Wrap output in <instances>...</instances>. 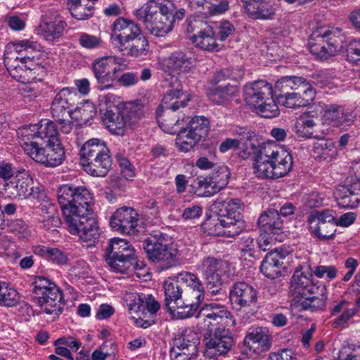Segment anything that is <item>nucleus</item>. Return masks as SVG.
I'll return each instance as SVG.
<instances>
[{
    "mask_svg": "<svg viewBox=\"0 0 360 360\" xmlns=\"http://www.w3.org/2000/svg\"><path fill=\"white\" fill-rule=\"evenodd\" d=\"M197 318L207 328L203 335L207 353L221 355L229 352L235 344L231 328L235 326L231 312L216 303L205 304Z\"/></svg>",
    "mask_w": 360,
    "mask_h": 360,
    "instance_id": "obj_1",
    "label": "nucleus"
},
{
    "mask_svg": "<svg viewBox=\"0 0 360 360\" xmlns=\"http://www.w3.org/2000/svg\"><path fill=\"white\" fill-rule=\"evenodd\" d=\"M186 15L184 8H177L172 0H148L135 12L146 30L155 37H164L170 32L175 21Z\"/></svg>",
    "mask_w": 360,
    "mask_h": 360,
    "instance_id": "obj_2",
    "label": "nucleus"
},
{
    "mask_svg": "<svg viewBox=\"0 0 360 360\" xmlns=\"http://www.w3.org/2000/svg\"><path fill=\"white\" fill-rule=\"evenodd\" d=\"M111 39L123 55L138 58L148 53V42L140 27L132 20L117 18L113 23Z\"/></svg>",
    "mask_w": 360,
    "mask_h": 360,
    "instance_id": "obj_3",
    "label": "nucleus"
},
{
    "mask_svg": "<svg viewBox=\"0 0 360 360\" xmlns=\"http://www.w3.org/2000/svg\"><path fill=\"white\" fill-rule=\"evenodd\" d=\"M58 200L65 220L94 213L92 194L85 186L63 185L58 190Z\"/></svg>",
    "mask_w": 360,
    "mask_h": 360,
    "instance_id": "obj_4",
    "label": "nucleus"
},
{
    "mask_svg": "<svg viewBox=\"0 0 360 360\" xmlns=\"http://www.w3.org/2000/svg\"><path fill=\"white\" fill-rule=\"evenodd\" d=\"M80 162L84 171L94 176H105L108 173L112 159L105 143L98 139L87 141L80 150Z\"/></svg>",
    "mask_w": 360,
    "mask_h": 360,
    "instance_id": "obj_5",
    "label": "nucleus"
},
{
    "mask_svg": "<svg viewBox=\"0 0 360 360\" xmlns=\"http://www.w3.org/2000/svg\"><path fill=\"white\" fill-rule=\"evenodd\" d=\"M143 116V105L133 102L121 103L106 110L102 120L106 129L114 135L123 136L127 127L134 128Z\"/></svg>",
    "mask_w": 360,
    "mask_h": 360,
    "instance_id": "obj_6",
    "label": "nucleus"
},
{
    "mask_svg": "<svg viewBox=\"0 0 360 360\" xmlns=\"http://www.w3.org/2000/svg\"><path fill=\"white\" fill-rule=\"evenodd\" d=\"M310 52L320 59H328L340 51L345 44V36L338 28L314 30L309 39Z\"/></svg>",
    "mask_w": 360,
    "mask_h": 360,
    "instance_id": "obj_7",
    "label": "nucleus"
},
{
    "mask_svg": "<svg viewBox=\"0 0 360 360\" xmlns=\"http://www.w3.org/2000/svg\"><path fill=\"white\" fill-rule=\"evenodd\" d=\"M33 301L48 314H60L65 302L62 291L44 276H36L32 283Z\"/></svg>",
    "mask_w": 360,
    "mask_h": 360,
    "instance_id": "obj_8",
    "label": "nucleus"
},
{
    "mask_svg": "<svg viewBox=\"0 0 360 360\" xmlns=\"http://www.w3.org/2000/svg\"><path fill=\"white\" fill-rule=\"evenodd\" d=\"M242 205L239 198L229 201L217 199L212 205L219 224L227 229L226 233L231 237L239 235L245 229V221L240 211Z\"/></svg>",
    "mask_w": 360,
    "mask_h": 360,
    "instance_id": "obj_9",
    "label": "nucleus"
},
{
    "mask_svg": "<svg viewBox=\"0 0 360 360\" xmlns=\"http://www.w3.org/2000/svg\"><path fill=\"white\" fill-rule=\"evenodd\" d=\"M22 147L31 158L46 167L58 166L65 160V149L60 141L49 145L44 141H25Z\"/></svg>",
    "mask_w": 360,
    "mask_h": 360,
    "instance_id": "obj_10",
    "label": "nucleus"
},
{
    "mask_svg": "<svg viewBox=\"0 0 360 360\" xmlns=\"http://www.w3.org/2000/svg\"><path fill=\"white\" fill-rule=\"evenodd\" d=\"M104 257L113 271L120 273H124L136 260L134 249L126 240L118 238L109 241Z\"/></svg>",
    "mask_w": 360,
    "mask_h": 360,
    "instance_id": "obj_11",
    "label": "nucleus"
},
{
    "mask_svg": "<svg viewBox=\"0 0 360 360\" xmlns=\"http://www.w3.org/2000/svg\"><path fill=\"white\" fill-rule=\"evenodd\" d=\"M143 248L150 261L162 263V269H167L177 264L176 250L169 247L162 233L151 235L145 238Z\"/></svg>",
    "mask_w": 360,
    "mask_h": 360,
    "instance_id": "obj_12",
    "label": "nucleus"
},
{
    "mask_svg": "<svg viewBox=\"0 0 360 360\" xmlns=\"http://www.w3.org/2000/svg\"><path fill=\"white\" fill-rule=\"evenodd\" d=\"M186 23V31L193 33L191 40L196 47L207 51H219L214 28L207 21L199 18H188Z\"/></svg>",
    "mask_w": 360,
    "mask_h": 360,
    "instance_id": "obj_13",
    "label": "nucleus"
},
{
    "mask_svg": "<svg viewBox=\"0 0 360 360\" xmlns=\"http://www.w3.org/2000/svg\"><path fill=\"white\" fill-rule=\"evenodd\" d=\"M65 221L68 231L72 235L78 236L82 241L89 243L90 245L98 241L101 231L94 213Z\"/></svg>",
    "mask_w": 360,
    "mask_h": 360,
    "instance_id": "obj_14",
    "label": "nucleus"
},
{
    "mask_svg": "<svg viewBox=\"0 0 360 360\" xmlns=\"http://www.w3.org/2000/svg\"><path fill=\"white\" fill-rule=\"evenodd\" d=\"M202 266L207 288L212 295L219 293L226 279V273L229 268L228 262L207 257L203 259Z\"/></svg>",
    "mask_w": 360,
    "mask_h": 360,
    "instance_id": "obj_15",
    "label": "nucleus"
},
{
    "mask_svg": "<svg viewBox=\"0 0 360 360\" xmlns=\"http://www.w3.org/2000/svg\"><path fill=\"white\" fill-rule=\"evenodd\" d=\"M91 68L98 85L97 88L101 91L114 86L113 82L117 78V74L120 70V66L115 65V59L111 56L94 60Z\"/></svg>",
    "mask_w": 360,
    "mask_h": 360,
    "instance_id": "obj_16",
    "label": "nucleus"
},
{
    "mask_svg": "<svg viewBox=\"0 0 360 360\" xmlns=\"http://www.w3.org/2000/svg\"><path fill=\"white\" fill-rule=\"evenodd\" d=\"M312 274H305L302 267L297 266L291 278L290 292L292 297L291 305L296 306L305 297L319 293L320 286L314 284L311 281Z\"/></svg>",
    "mask_w": 360,
    "mask_h": 360,
    "instance_id": "obj_17",
    "label": "nucleus"
},
{
    "mask_svg": "<svg viewBox=\"0 0 360 360\" xmlns=\"http://www.w3.org/2000/svg\"><path fill=\"white\" fill-rule=\"evenodd\" d=\"M139 214L131 207H122L117 209L110 217V224L112 229L127 235H136Z\"/></svg>",
    "mask_w": 360,
    "mask_h": 360,
    "instance_id": "obj_18",
    "label": "nucleus"
},
{
    "mask_svg": "<svg viewBox=\"0 0 360 360\" xmlns=\"http://www.w3.org/2000/svg\"><path fill=\"white\" fill-rule=\"evenodd\" d=\"M229 300L233 308L239 311L255 306L257 302V293L256 290L247 283L238 282L230 290Z\"/></svg>",
    "mask_w": 360,
    "mask_h": 360,
    "instance_id": "obj_19",
    "label": "nucleus"
},
{
    "mask_svg": "<svg viewBox=\"0 0 360 360\" xmlns=\"http://www.w3.org/2000/svg\"><path fill=\"white\" fill-rule=\"evenodd\" d=\"M271 95H273L271 85L264 80L246 84L244 88L245 101L254 110Z\"/></svg>",
    "mask_w": 360,
    "mask_h": 360,
    "instance_id": "obj_20",
    "label": "nucleus"
},
{
    "mask_svg": "<svg viewBox=\"0 0 360 360\" xmlns=\"http://www.w3.org/2000/svg\"><path fill=\"white\" fill-rule=\"evenodd\" d=\"M77 94L70 88L62 89L52 101L51 114L53 118L60 119L62 116L70 115V108L75 105Z\"/></svg>",
    "mask_w": 360,
    "mask_h": 360,
    "instance_id": "obj_21",
    "label": "nucleus"
},
{
    "mask_svg": "<svg viewBox=\"0 0 360 360\" xmlns=\"http://www.w3.org/2000/svg\"><path fill=\"white\" fill-rule=\"evenodd\" d=\"M163 287L165 292L164 307L170 314H174L179 301L181 298L184 299V290L179 274L172 277H169L164 282Z\"/></svg>",
    "mask_w": 360,
    "mask_h": 360,
    "instance_id": "obj_22",
    "label": "nucleus"
},
{
    "mask_svg": "<svg viewBox=\"0 0 360 360\" xmlns=\"http://www.w3.org/2000/svg\"><path fill=\"white\" fill-rule=\"evenodd\" d=\"M324 122L332 127L350 126L356 115L352 111H345L344 107L336 104L326 105L323 108Z\"/></svg>",
    "mask_w": 360,
    "mask_h": 360,
    "instance_id": "obj_23",
    "label": "nucleus"
},
{
    "mask_svg": "<svg viewBox=\"0 0 360 360\" xmlns=\"http://www.w3.org/2000/svg\"><path fill=\"white\" fill-rule=\"evenodd\" d=\"M314 88L313 82L300 76H285L280 78L275 84V93L277 96L288 94L303 92L305 88Z\"/></svg>",
    "mask_w": 360,
    "mask_h": 360,
    "instance_id": "obj_24",
    "label": "nucleus"
},
{
    "mask_svg": "<svg viewBox=\"0 0 360 360\" xmlns=\"http://www.w3.org/2000/svg\"><path fill=\"white\" fill-rule=\"evenodd\" d=\"M283 224L280 213L275 209H269L263 212L257 220L260 231L271 236H280L283 233Z\"/></svg>",
    "mask_w": 360,
    "mask_h": 360,
    "instance_id": "obj_25",
    "label": "nucleus"
},
{
    "mask_svg": "<svg viewBox=\"0 0 360 360\" xmlns=\"http://www.w3.org/2000/svg\"><path fill=\"white\" fill-rule=\"evenodd\" d=\"M162 66L165 71L178 75L188 73L192 70L193 58L189 53L176 51L163 60Z\"/></svg>",
    "mask_w": 360,
    "mask_h": 360,
    "instance_id": "obj_26",
    "label": "nucleus"
},
{
    "mask_svg": "<svg viewBox=\"0 0 360 360\" xmlns=\"http://www.w3.org/2000/svg\"><path fill=\"white\" fill-rule=\"evenodd\" d=\"M303 92L288 94L285 96H277L278 104L289 108H297L309 105L315 98L316 90L314 88L307 86Z\"/></svg>",
    "mask_w": 360,
    "mask_h": 360,
    "instance_id": "obj_27",
    "label": "nucleus"
},
{
    "mask_svg": "<svg viewBox=\"0 0 360 360\" xmlns=\"http://www.w3.org/2000/svg\"><path fill=\"white\" fill-rule=\"evenodd\" d=\"M30 131L33 132L31 136L38 139L35 141H44L48 145L60 141L58 138V131L56 124L47 120H42L38 124L30 126Z\"/></svg>",
    "mask_w": 360,
    "mask_h": 360,
    "instance_id": "obj_28",
    "label": "nucleus"
},
{
    "mask_svg": "<svg viewBox=\"0 0 360 360\" xmlns=\"http://www.w3.org/2000/svg\"><path fill=\"white\" fill-rule=\"evenodd\" d=\"M284 256L277 252L269 251L263 259L261 266V272L268 278L275 279L282 275V270L284 269Z\"/></svg>",
    "mask_w": 360,
    "mask_h": 360,
    "instance_id": "obj_29",
    "label": "nucleus"
},
{
    "mask_svg": "<svg viewBox=\"0 0 360 360\" xmlns=\"http://www.w3.org/2000/svg\"><path fill=\"white\" fill-rule=\"evenodd\" d=\"M351 176L347 179V185H338L334 193V198L337 203L341 202V200L349 199L350 197L360 195V171L356 167L352 168Z\"/></svg>",
    "mask_w": 360,
    "mask_h": 360,
    "instance_id": "obj_30",
    "label": "nucleus"
},
{
    "mask_svg": "<svg viewBox=\"0 0 360 360\" xmlns=\"http://www.w3.org/2000/svg\"><path fill=\"white\" fill-rule=\"evenodd\" d=\"M174 80L176 84V87H174V83L170 85L172 89L167 91L162 99L160 108L157 110V115L159 117L161 116L160 111L166 112L168 110H172L174 112L180 107H185L187 101H189L188 98L184 99V101L178 100L183 94V91L177 78H175Z\"/></svg>",
    "mask_w": 360,
    "mask_h": 360,
    "instance_id": "obj_31",
    "label": "nucleus"
},
{
    "mask_svg": "<svg viewBox=\"0 0 360 360\" xmlns=\"http://www.w3.org/2000/svg\"><path fill=\"white\" fill-rule=\"evenodd\" d=\"M244 343L250 350L253 349L254 352L257 349L261 352H266L271 346V336L265 329L257 328L248 333Z\"/></svg>",
    "mask_w": 360,
    "mask_h": 360,
    "instance_id": "obj_32",
    "label": "nucleus"
},
{
    "mask_svg": "<svg viewBox=\"0 0 360 360\" xmlns=\"http://www.w3.org/2000/svg\"><path fill=\"white\" fill-rule=\"evenodd\" d=\"M271 158L274 163V179H278L288 174L292 168V157L285 150H271Z\"/></svg>",
    "mask_w": 360,
    "mask_h": 360,
    "instance_id": "obj_33",
    "label": "nucleus"
},
{
    "mask_svg": "<svg viewBox=\"0 0 360 360\" xmlns=\"http://www.w3.org/2000/svg\"><path fill=\"white\" fill-rule=\"evenodd\" d=\"M188 4L191 8L211 15L224 13L229 8L227 0H188Z\"/></svg>",
    "mask_w": 360,
    "mask_h": 360,
    "instance_id": "obj_34",
    "label": "nucleus"
},
{
    "mask_svg": "<svg viewBox=\"0 0 360 360\" xmlns=\"http://www.w3.org/2000/svg\"><path fill=\"white\" fill-rule=\"evenodd\" d=\"M274 163L270 150L264 148L254 158V172L261 179H274Z\"/></svg>",
    "mask_w": 360,
    "mask_h": 360,
    "instance_id": "obj_35",
    "label": "nucleus"
},
{
    "mask_svg": "<svg viewBox=\"0 0 360 360\" xmlns=\"http://www.w3.org/2000/svg\"><path fill=\"white\" fill-rule=\"evenodd\" d=\"M238 93L237 85L228 84L224 87L208 89L207 96L210 101L217 104L225 105L229 103Z\"/></svg>",
    "mask_w": 360,
    "mask_h": 360,
    "instance_id": "obj_36",
    "label": "nucleus"
},
{
    "mask_svg": "<svg viewBox=\"0 0 360 360\" xmlns=\"http://www.w3.org/2000/svg\"><path fill=\"white\" fill-rule=\"evenodd\" d=\"M248 15L254 20L272 19L275 15V8L269 0L254 1L245 8Z\"/></svg>",
    "mask_w": 360,
    "mask_h": 360,
    "instance_id": "obj_37",
    "label": "nucleus"
},
{
    "mask_svg": "<svg viewBox=\"0 0 360 360\" xmlns=\"http://www.w3.org/2000/svg\"><path fill=\"white\" fill-rule=\"evenodd\" d=\"M66 26V22L56 16L49 18L46 14L39 27L46 40L53 41L59 38Z\"/></svg>",
    "mask_w": 360,
    "mask_h": 360,
    "instance_id": "obj_38",
    "label": "nucleus"
},
{
    "mask_svg": "<svg viewBox=\"0 0 360 360\" xmlns=\"http://www.w3.org/2000/svg\"><path fill=\"white\" fill-rule=\"evenodd\" d=\"M326 289L322 285L319 288V293L305 297L297 305L294 307L300 308V310H310L315 311L323 310L326 306L327 295L326 294Z\"/></svg>",
    "mask_w": 360,
    "mask_h": 360,
    "instance_id": "obj_39",
    "label": "nucleus"
},
{
    "mask_svg": "<svg viewBox=\"0 0 360 360\" xmlns=\"http://www.w3.org/2000/svg\"><path fill=\"white\" fill-rule=\"evenodd\" d=\"M4 63L9 75L18 82L27 84L34 79L30 75V72L25 68L24 63L20 61V58L16 57L14 60H5Z\"/></svg>",
    "mask_w": 360,
    "mask_h": 360,
    "instance_id": "obj_40",
    "label": "nucleus"
},
{
    "mask_svg": "<svg viewBox=\"0 0 360 360\" xmlns=\"http://www.w3.org/2000/svg\"><path fill=\"white\" fill-rule=\"evenodd\" d=\"M190 193L198 197H210L218 193L207 176H199L190 184Z\"/></svg>",
    "mask_w": 360,
    "mask_h": 360,
    "instance_id": "obj_41",
    "label": "nucleus"
},
{
    "mask_svg": "<svg viewBox=\"0 0 360 360\" xmlns=\"http://www.w3.org/2000/svg\"><path fill=\"white\" fill-rule=\"evenodd\" d=\"M349 304L350 303L346 300H342L331 309L330 314L332 316H335L342 311V313L333 321V326L334 328H338L347 323L355 315L356 308H349Z\"/></svg>",
    "mask_w": 360,
    "mask_h": 360,
    "instance_id": "obj_42",
    "label": "nucleus"
},
{
    "mask_svg": "<svg viewBox=\"0 0 360 360\" xmlns=\"http://www.w3.org/2000/svg\"><path fill=\"white\" fill-rule=\"evenodd\" d=\"M314 153L316 158L325 160H331L337 154L336 148L330 139H320L314 144Z\"/></svg>",
    "mask_w": 360,
    "mask_h": 360,
    "instance_id": "obj_43",
    "label": "nucleus"
},
{
    "mask_svg": "<svg viewBox=\"0 0 360 360\" xmlns=\"http://www.w3.org/2000/svg\"><path fill=\"white\" fill-rule=\"evenodd\" d=\"M207 176L212 183L214 189L219 192L228 184L231 172L225 165L217 166Z\"/></svg>",
    "mask_w": 360,
    "mask_h": 360,
    "instance_id": "obj_44",
    "label": "nucleus"
},
{
    "mask_svg": "<svg viewBox=\"0 0 360 360\" xmlns=\"http://www.w3.org/2000/svg\"><path fill=\"white\" fill-rule=\"evenodd\" d=\"M316 126L314 116L310 112L301 115L295 124L297 133L300 136L304 138L315 137L313 128Z\"/></svg>",
    "mask_w": 360,
    "mask_h": 360,
    "instance_id": "obj_45",
    "label": "nucleus"
},
{
    "mask_svg": "<svg viewBox=\"0 0 360 360\" xmlns=\"http://www.w3.org/2000/svg\"><path fill=\"white\" fill-rule=\"evenodd\" d=\"M243 71L240 68H226L216 72L209 80V84L217 85L226 80L238 81L243 77Z\"/></svg>",
    "mask_w": 360,
    "mask_h": 360,
    "instance_id": "obj_46",
    "label": "nucleus"
},
{
    "mask_svg": "<svg viewBox=\"0 0 360 360\" xmlns=\"http://www.w3.org/2000/svg\"><path fill=\"white\" fill-rule=\"evenodd\" d=\"M200 141L188 128H182L177 134L176 144L180 150L188 152Z\"/></svg>",
    "mask_w": 360,
    "mask_h": 360,
    "instance_id": "obj_47",
    "label": "nucleus"
},
{
    "mask_svg": "<svg viewBox=\"0 0 360 360\" xmlns=\"http://www.w3.org/2000/svg\"><path fill=\"white\" fill-rule=\"evenodd\" d=\"M20 61L24 63V67L30 72V75L32 70L46 69L49 66L46 56L39 52H35L32 56L25 55L20 58Z\"/></svg>",
    "mask_w": 360,
    "mask_h": 360,
    "instance_id": "obj_48",
    "label": "nucleus"
},
{
    "mask_svg": "<svg viewBox=\"0 0 360 360\" xmlns=\"http://www.w3.org/2000/svg\"><path fill=\"white\" fill-rule=\"evenodd\" d=\"M18 292L6 283H0V306L11 307L19 302Z\"/></svg>",
    "mask_w": 360,
    "mask_h": 360,
    "instance_id": "obj_49",
    "label": "nucleus"
},
{
    "mask_svg": "<svg viewBox=\"0 0 360 360\" xmlns=\"http://www.w3.org/2000/svg\"><path fill=\"white\" fill-rule=\"evenodd\" d=\"M254 110L257 114L265 118H274L280 114V110L273 95L262 101Z\"/></svg>",
    "mask_w": 360,
    "mask_h": 360,
    "instance_id": "obj_50",
    "label": "nucleus"
},
{
    "mask_svg": "<svg viewBox=\"0 0 360 360\" xmlns=\"http://www.w3.org/2000/svg\"><path fill=\"white\" fill-rule=\"evenodd\" d=\"M198 139H205L209 132V121L204 117H195L187 127Z\"/></svg>",
    "mask_w": 360,
    "mask_h": 360,
    "instance_id": "obj_51",
    "label": "nucleus"
},
{
    "mask_svg": "<svg viewBox=\"0 0 360 360\" xmlns=\"http://www.w3.org/2000/svg\"><path fill=\"white\" fill-rule=\"evenodd\" d=\"M181 286H183L184 294L193 290L204 288V286L198 276L188 271L179 273Z\"/></svg>",
    "mask_w": 360,
    "mask_h": 360,
    "instance_id": "obj_52",
    "label": "nucleus"
},
{
    "mask_svg": "<svg viewBox=\"0 0 360 360\" xmlns=\"http://www.w3.org/2000/svg\"><path fill=\"white\" fill-rule=\"evenodd\" d=\"M94 8V3L88 0H82L79 4L69 7L72 16L77 20H86L91 17Z\"/></svg>",
    "mask_w": 360,
    "mask_h": 360,
    "instance_id": "obj_53",
    "label": "nucleus"
},
{
    "mask_svg": "<svg viewBox=\"0 0 360 360\" xmlns=\"http://www.w3.org/2000/svg\"><path fill=\"white\" fill-rule=\"evenodd\" d=\"M96 106L91 102H86L81 106L75 109L72 113L75 114V119L82 123L86 124L91 120L96 115Z\"/></svg>",
    "mask_w": 360,
    "mask_h": 360,
    "instance_id": "obj_54",
    "label": "nucleus"
},
{
    "mask_svg": "<svg viewBox=\"0 0 360 360\" xmlns=\"http://www.w3.org/2000/svg\"><path fill=\"white\" fill-rule=\"evenodd\" d=\"M335 226L336 220L326 224L321 223L320 225L313 226V233L321 240H330L334 238L336 232Z\"/></svg>",
    "mask_w": 360,
    "mask_h": 360,
    "instance_id": "obj_55",
    "label": "nucleus"
},
{
    "mask_svg": "<svg viewBox=\"0 0 360 360\" xmlns=\"http://www.w3.org/2000/svg\"><path fill=\"white\" fill-rule=\"evenodd\" d=\"M335 220V217L333 215V211L331 210H324L322 211H314L311 212L308 217V222L311 225V228H313V224L320 225L321 223H329Z\"/></svg>",
    "mask_w": 360,
    "mask_h": 360,
    "instance_id": "obj_56",
    "label": "nucleus"
},
{
    "mask_svg": "<svg viewBox=\"0 0 360 360\" xmlns=\"http://www.w3.org/2000/svg\"><path fill=\"white\" fill-rule=\"evenodd\" d=\"M136 304L138 305L139 310L141 308H143V310L147 309L152 315L156 314L160 307L159 302L151 295L146 296L144 294H141L139 295L137 302H135Z\"/></svg>",
    "mask_w": 360,
    "mask_h": 360,
    "instance_id": "obj_57",
    "label": "nucleus"
},
{
    "mask_svg": "<svg viewBox=\"0 0 360 360\" xmlns=\"http://www.w3.org/2000/svg\"><path fill=\"white\" fill-rule=\"evenodd\" d=\"M32 184V179L28 175L26 177L18 179L15 186V188L17 191L16 196L19 198H27L30 197L32 193L30 190Z\"/></svg>",
    "mask_w": 360,
    "mask_h": 360,
    "instance_id": "obj_58",
    "label": "nucleus"
},
{
    "mask_svg": "<svg viewBox=\"0 0 360 360\" xmlns=\"http://www.w3.org/2000/svg\"><path fill=\"white\" fill-rule=\"evenodd\" d=\"M241 257L244 260L253 262L257 258L256 250L255 249L254 239L248 237L243 240L240 248Z\"/></svg>",
    "mask_w": 360,
    "mask_h": 360,
    "instance_id": "obj_59",
    "label": "nucleus"
},
{
    "mask_svg": "<svg viewBox=\"0 0 360 360\" xmlns=\"http://www.w3.org/2000/svg\"><path fill=\"white\" fill-rule=\"evenodd\" d=\"M200 304L193 303V302H188L183 300L182 303L179 301L178 307H176V313L181 319H186L193 316L198 311Z\"/></svg>",
    "mask_w": 360,
    "mask_h": 360,
    "instance_id": "obj_60",
    "label": "nucleus"
},
{
    "mask_svg": "<svg viewBox=\"0 0 360 360\" xmlns=\"http://www.w3.org/2000/svg\"><path fill=\"white\" fill-rule=\"evenodd\" d=\"M241 144L243 145V150L240 152V156L243 158H248L250 155H253L254 158L259 153L264 151V148L261 149L259 148L258 141L255 138L245 141Z\"/></svg>",
    "mask_w": 360,
    "mask_h": 360,
    "instance_id": "obj_61",
    "label": "nucleus"
},
{
    "mask_svg": "<svg viewBox=\"0 0 360 360\" xmlns=\"http://www.w3.org/2000/svg\"><path fill=\"white\" fill-rule=\"evenodd\" d=\"M346 56L349 62L355 64L360 62V39L353 40L347 45Z\"/></svg>",
    "mask_w": 360,
    "mask_h": 360,
    "instance_id": "obj_62",
    "label": "nucleus"
},
{
    "mask_svg": "<svg viewBox=\"0 0 360 360\" xmlns=\"http://www.w3.org/2000/svg\"><path fill=\"white\" fill-rule=\"evenodd\" d=\"M79 44L85 49H94L100 46L101 39L86 33H82L79 38Z\"/></svg>",
    "mask_w": 360,
    "mask_h": 360,
    "instance_id": "obj_63",
    "label": "nucleus"
},
{
    "mask_svg": "<svg viewBox=\"0 0 360 360\" xmlns=\"http://www.w3.org/2000/svg\"><path fill=\"white\" fill-rule=\"evenodd\" d=\"M13 46L16 52H30L37 50L39 46L36 41L30 40H18L12 42Z\"/></svg>",
    "mask_w": 360,
    "mask_h": 360,
    "instance_id": "obj_64",
    "label": "nucleus"
}]
</instances>
